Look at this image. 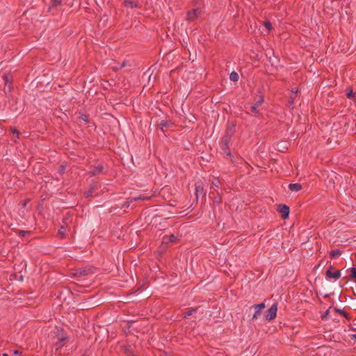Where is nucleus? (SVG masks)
Wrapping results in <instances>:
<instances>
[{"mask_svg": "<svg viewBox=\"0 0 356 356\" xmlns=\"http://www.w3.org/2000/svg\"><path fill=\"white\" fill-rule=\"evenodd\" d=\"M236 131V125L234 123H229L226 130L225 136L222 140L223 149L227 155H231L228 149V145L231 138L233 136Z\"/></svg>", "mask_w": 356, "mask_h": 356, "instance_id": "obj_1", "label": "nucleus"}, {"mask_svg": "<svg viewBox=\"0 0 356 356\" xmlns=\"http://www.w3.org/2000/svg\"><path fill=\"white\" fill-rule=\"evenodd\" d=\"M90 269L91 268H68L66 275L72 277H81L88 275L90 272Z\"/></svg>", "mask_w": 356, "mask_h": 356, "instance_id": "obj_2", "label": "nucleus"}, {"mask_svg": "<svg viewBox=\"0 0 356 356\" xmlns=\"http://www.w3.org/2000/svg\"><path fill=\"white\" fill-rule=\"evenodd\" d=\"M177 240H178L177 236L174 234H172L168 236H164L162 240V245L159 248L158 251H159L160 252H164L166 250L167 245L169 243L175 242Z\"/></svg>", "mask_w": 356, "mask_h": 356, "instance_id": "obj_3", "label": "nucleus"}, {"mask_svg": "<svg viewBox=\"0 0 356 356\" xmlns=\"http://www.w3.org/2000/svg\"><path fill=\"white\" fill-rule=\"evenodd\" d=\"M277 311V304L273 303L265 313L266 320L270 321L276 317Z\"/></svg>", "mask_w": 356, "mask_h": 356, "instance_id": "obj_4", "label": "nucleus"}, {"mask_svg": "<svg viewBox=\"0 0 356 356\" xmlns=\"http://www.w3.org/2000/svg\"><path fill=\"white\" fill-rule=\"evenodd\" d=\"M201 10L199 8L193 9L191 11H188L186 14V19L188 21H194L195 19L201 15Z\"/></svg>", "mask_w": 356, "mask_h": 356, "instance_id": "obj_5", "label": "nucleus"}, {"mask_svg": "<svg viewBox=\"0 0 356 356\" xmlns=\"http://www.w3.org/2000/svg\"><path fill=\"white\" fill-rule=\"evenodd\" d=\"M252 307L255 309V312L253 314L252 318V319L254 321V320H257L258 318V317L261 315V310L266 307V305H265V303L261 302L260 304H255V305H252Z\"/></svg>", "mask_w": 356, "mask_h": 356, "instance_id": "obj_6", "label": "nucleus"}, {"mask_svg": "<svg viewBox=\"0 0 356 356\" xmlns=\"http://www.w3.org/2000/svg\"><path fill=\"white\" fill-rule=\"evenodd\" d=\"M333 268H328V270L326 271L325 275L327 279L333 278L334 280H337L341 276V272L340 270H337L335 271H332Z\"/></svg>", "mask_w": 356, "mask_h": 356, "instance_id": "obj_7", "label": "nucleus"}, {"mask_svg": "<svg viewBox=\"0 0 356 356\" xmlns=\"http://www.w3.org/2000/svg\"><path fill=\"white\" fill-rule=\"evenodd\" d=\"M153 196V195H139L138 196H136V197H129L128 200V202L130 203V202H136V201H138V200H149Z\"/></svg>", "mask_w": 356, "mask_h": 356, "instance_id": "obj_8", "label": "nucleus"}, {"mask_svg": "<svg viewBox=\"0 0 356 356\" xmlns=\"http://www.w3.org/2000/svg\"><path fill=\"white\" fill-rule=\"evenodd\" d=\"M54 333H55V337L57 339L69 337L67 335V334L65 332V331L64 330V329L62 327H56V331L54 332Z\"/></svg>", "mask_w": 356, "mask_h": 356, "instance_id": "obj_9", "label": "nucleus"}, {"mask_svg": "<svg viewBox=\"0 0 356 356\" xmlns=\"http://www.w3.org/2000/svg\"><path fill=\"white\" fill-rule=\"evenodd\" d=\"M279 212L282 215V218L286 219L289 217V207L286 205H280Z\"/></svg>", "mask_w": 356, "mask_h": 356, "instance_id": "obj_10", "label": "nucleus"}, {"mask_svg": "<svg viewBox=\"0 0 356 356\" xmlns=\"http://www.w3.org/2000/svg\"><path fill=\"white\" fill-rule=\"evenodd\" d=\"M201 307V306H197V307H193V308H189L188 309V311L186 312H184L182 314V316H183V318H188V316L193 315V314H195L196 312H197V310Z\"/></svg>", "mask_w": 356, "mask_h": 356, "instance_id": "obj_11", "label": "nucleus"}, {"mask_svg": "<svg viewBox=\"0 0 356 356\" xmlns=\"http://www.w3.org/2000/svg\"><path fill=\"white\" fill-rule=\"evenodd\" d=\"M124 5L125 7L130 8L140 7L138 2L134 1V0H125L124 2Z\"/></svg>", "mask_w": 356, "mask_h": 356, "instance_id": "obj_12", "label": "nucleus"}, {"mask_svg": "<svg viewBox=\"0 0 356 356\" xmlns=\"http://www.w3.org/2000/svg\"><path fill=\"white\" fill-rule=\"evenodd\" d=\"M122 350L127 356H135L133 352V348L131 345H124L122 347Z\"/></svg>", "mask_w": 356, "mask_h": 356, "instance_id": "obj_13", "label": "nucleus"}, {"mask_svg": "<svg viewBox=\"0 0 356 356\" xmlns=\"http://www.w3.org/2000/svg\"><path fill=\"white\" fill-rule=\"evenodd\" d=\"M289 188L291 191H296L298 192L302 189V186L299 184H290L289 185Z\"/></svg>", "mask_w": 356, "mask_h": 356, "instance_id": "obj_14", "label": "nucleus"}, {"mask_svg": "<svg viewBox=\"0 0 356 356\" xmlns=\"http://www.w3.org/2000/svg\"><path fill=\"white\" fill-rule=\"evenodd\" d=\"M238 74L236 72H232L229 74V79L232 81L236 82L238 80Z\"/></svg>", "mask_w": 356, "mask_h": 356, "instance_id": "obj_15", "label": "nucleus"}, {"mask_svg": "<svg viewBox=\"0 0 356 356\" xmlns=\"http://www.w3.org/2000/svg\"><path fill=\"white\" fill-rule=\"evenodd\" d=\"M334 310L336 311L337 313L342 315L346 318H347V319L349 318L348 313L346 312L343 309H339V308H334Z\"/></svg>", "mask_w": 356, "mask_h": 356, "instance_id": "obj_16", "label": "nucleus"}, {"mask_svg": "<svg viewBox=\"0 0 356 356\" xmlns=\"http://www.w3.org/2000/svg\"><path fill=\"white\" fill-rule=\"evenodd\" d=\"M195 191H196V195L199 193H202L203 191L202 184L201 183H197L195 184Z\"/></svg>", "mask_w": 356, "mask_h": 356, "instance_id": "obj_17", "label": "nucleus"}, {"mask_svg": "<svg viewBox=\"0 0 356 356\" xmlns=\"http://www.w3.org/2000/svg\"><path fill=\"white\" fill-rule=\"evenodd\" d=\"M341 254V251L339 250H334L330 252V257L332 259L335 258Z\"/></svg>", "mask_w": 356, "mask_h": 356, "instance_id": "obj_18", "label": "nucleus"}, {"mask_svg": "<svg viewBox=\"0 0 356 356\" xmlns=\"http://www.w3.org/2000/svg\"><path fill=\"white\" fill-rule=\"evenodd\" d=\"M66 229L64 226H61L58 230V234L61 238H63L65 235Z\"/></svg>", "mask_w": 356, "mask_h": 356, "instance_id": "obj_19", "label": "nucleus"}, {"mask_svg": "<svg viewBox=\"0 0 356 356\" xmlns=\"http://www.w3.org/2000/svg\"><path fill=\"white\" fill-rule=\"evenodd\" d=\"M3 79L6 82V85L10 88L11 85V77L9 75H5Z\"/></svg>", "mask_w": 356, "mask_h": 356, "instance_id": "obj_20", "label": "nucleus"}, {"mask_svg": "<svg viewBox=\"0 0 356 356\" xmlns=\"http://www.w3.org/2000/svg\"><path fill=\"white\" fill-rule=\"evenodd\" d=\"M346 95L347 97L352 98L354 97V93L353 92V90L350 88H348L346 91Z\"/></svg>", "mask_w": 356, "mask_h": 356, "instance_id": "obj_21", "label": "nucleus"}, {"mask_svg": "<svg viewBox=\"0 0 356 356\" xmlns=\"http://www.w3.org/2000/svg\"><path fill=\"white\" fill-rule=\"evenodd\" d=\"M58 341L65 346V344L69 341V337L58 339Z\"/></svg>", "mask_w": 356, "mask_h": 356, "instance_id": "obj_22", "label": "nucleus"}, {"mask_svg": "<svg viewBox=\"0 0 356 356\" xmlns=\"http://www.w3.org/2000/svg\"><path fill=\"white\" fill-rule=\"evenodd\" d=\"M64 346L60 343L58 341L54 343V348L56 350L61 349Z\"/></svg>", "mask_w": 356, "mask_h": 356, "instance_id": "obj_23", "label": "nucleus"}, {"mask_svg": "<svg viewBox=\"0 0 356 356\" xmlns=\"http://www.w3.org/2000/svg\"><path fill=\"white\" fill-rule=\"evenodd\" d=\"M350 279H356V268H351V273L350 275Z\"/></svg>", "mask_w": 356, "mask_h": 356, "instance_id": "obj_24", "label": "nucleus"}, {"mask_svg": "<svg viewBox=\"0 0 356 356\" xmlns=\"http://www.w3.org/2000/svg\"><path fill=\"white\" fill-rule=\"evenodd\" d=\"M257 108L258 106L255 104H253L252 106H251V110L253 113H254L255 114H258L259 112H258V110H257Z\"/></svg>", "mask_w": 356, "mask_h": 356, "instance_id": "obj_25", "label": "nucleus"}, {"mask_svg": "<svg viewBox=\"0 0 356 356\" xmlns=\"http://www.w3.org/2000/svg\"><path fill=\"white\" fill-rule=\"evenodd\" d=\"M102 170V167H98L96 169H95L92 172V175H97V174L99 173Z\"/></svg>", "mask_w": 356, "mask_h": 356, "instance_id": "obj_26", "label": "nucleus"}, {"mask_svg": "<svg viewBox=\"0 0 356 356\" xmlns=\"http://www.w3.org/2000/svg\"><path fill=\"white\" fill-rule=\"evenodd\" d=\"M263 102L264 99L261 97H260L254 104L257 105V106H259L263 103Z\"/></svg>", "mask_w": 356, "mask_h": 356, "instance_id": "obj_27", "label": "nucleus"}, {"mask_svg": "<svg viewBox=\"0 0 356 356\" xmlns=\"http://www.w3.org/2000/svg\"><path fill=\"white\" fill-rule=\"evenodd\" d=\"M264 26H265V27H266L268 31H270V30H271V29H272V26H271L270 23V22H266L264 23Z\"/></svg>", "mask_w": 356, "mask_h": 356, "instance_id": "obj_28", "label": "nucleus"}, {"mask_svg": "<svg viewBox=\"0 0 356 356\" xmlns=\"http://www.w3.org/2000/svg\"><path fill=\"white\" fill-rule=\"evenodd\" d=\"M18 233H19V234L20 236H26V235L29 234V232H27V231L19 230V231L18 232Z\"/></svg>", "mask_w": 356, "mask_h": 356, "instance_id": "obj_29", "label": "nucleus"}, {"mask_svg": "<svg viewBox=\"0 0 356 356\" xmlns=\"http://www.w3.org/2000/svg\"><path fill=\"white\" fill-rule=\"evenodd\" d=\"M125 65L124 62H123L119 66H114L113 67L114 70H118L119 69L122 68Z\"/></svg>", "mask_w": 356, "mask_h": 356, "instance_id": "obj_30", "label": "nucleus"}, {"mask_svg": "<svg viewBox=\"0 0 356 356\" xmlns=\"http://www.w3.org/2000/svg\"><path fill=\"white\" fill-rule=\"evenodd\" d=\"M221 202V198L220 197H214L213 203L216 204H220Z\"/></svg>", "mask_w": 356, "mask_h": 356, "instance_id": "obj_31", "label": "nucleus"}, {"mask_svg": "<svg viewBox=\"0 0 356 356\" xmlns=\"http://www.w3.org/2000/svg\"><path fill=\"white\" fill-rule=\"evenodd\" d=\"M328 315H329V310L327 309V311H325L324 314L322 316V319L323 320L326 319L327 318Z\"/></svg>", "mask_w": 356, "mask_h": 356, "instance_id": "obj_32", "label": "nucleus"}, {"mask_svg": "<svg viewBox=\"0 0 356 356\" xmlns=\"http://www.w3.org/2000/svg\"><path fill=\"white\" fill-rule=\"evenodd\" d=\"M52 1L54 6L60 5L61 3V0H52Z\"/></svg>", "mask_w": 356, "mask_h": 356, "instance_id": "obj_33", "label": "nucleus"}, {"mask_svg": "<svg viewBox=\"0 0 356 356\" xmlns=\"http://www.w3.org/2000/svg\"><path fill=\"white\" fill-rule=\"evenodd\" d=\"M12 132L16 135L17 137L19 136V131L16 129H12Z\"/></svg>", "mask_w": 356, "mask_h": 356, "instance_id": "obj_34", "label": "nucleus"}, {"mask_svg": "<svg viewBox=\"0 0 356 356\" xmlns=\"http://www.w3.org/2000/svg\"><path fill=\"white\" fill-rule=\"evenodd\" d=\"M350 338L351 339H356V334H350Z\"/></svg>", "mask_w": 356, "mask_h": 356, "instance_id": "obj_35", "label": "nucleus"}, {"mask_svg": "<svg viewBox=\"0 0 356 356\" xmlns=\"http://www.w3.org/2000/svg\"><path fill=\"white\" fill-rule=\"evenodd\" d=\"M219 184V181H216V182H213V185L216 187H218Z\"/></svg>", "mask_w": 356, "mask_h": 356, "instance_id": "obj_36", "label": "nucleus"}, {"mask_svg": "<svg viewBox=\"0 0 356 356\" xmlns=\"http://www.w3.org/2000/svg\"><path fill=\"white\" fill-rule=\"evenodd\" d=\"M13 353H14L15 355L21 354V353H19V350H14Z\"/></svg>", "mask_w": 356, "mask_h": 356, "instance_id": "obj_37", "label": "nucleus"}, {"mask_svg": "<svg viewBox=\"0 0 356 356\" xmlns=\"http://www.w3.org/2000/svg\"><path fill=\"white\" fill-rule=\"evenodd\" d=\"M91 195H92V192H91V191H89V192H88V193H86V196H87V197H89V196H90Z\"/></svg>", "mask_w": 356, "mask_h": 356, "instance_id": "obj_38", "label": "nucleus"}, {"mask_svg": "<svg viewBox=\"0 0 356 356\" xmlns=\"http://www.w3.org/2000/svg\"><path fill=\"white\" fill-rule=\"evenodd\" d=\"M19 280L20 281H22L23 280V276L22 275H20L19 277Z\"/></svg>", "mask_w": 356, "mask_h": 356, "instance_id": "obj_39", "label": "nucleus"}, {"mask_svg": "<svg viewBox=\"0 0 356 356\" xmlns=\"http://www.w3.org/2000/svg\"><path fill=\"white\" fill-rule=\"evenodd\" d=\"M28 201H25L24 203H23V206L25 207L27 204Z\"/></svg>", "mask_w": 356, "mask_h": 356, "instance_id": "obj_40", "label": "nucleus"}, {"mask_svg": "<svg viewBox=\"0 0 356 356\" xmlns=\"http://www.w3.org/2000/svg\"><path fill=\"white\" fill-rule=\"evenodd\" d=\"M2 356H9L7 353H3Z\"/></svg>", "mask_w": 356, "mask_h": 356, "instance_id": "obj_41", "label": "nucleus"}, {"mask_svg": "<svg viewBox=\"0 0 356 356\" xmlns=\"http://www.w3.org/2000/svg\"><path fill=\"white\" fill-rule=\"evenodd\" d=\"M329 297V295H325L324 296V298H328Z\"/></svg>", "mask_w": 356, "mask_h": 356, "instance_id": "obj_42", "label": "nucleus"}, {"mask_svg": "<svg viewBox=\"0 0 356 356\" xmlns=\"http://www.w3.org/2000/svg\"><path fill=\"white\" fill-rule=\"evenodd\" d=\"M82 119H83L84 121L87 122V120H86L85 118H82Z\"/></svg>", "mask_w": 356, "mask_h": 356, "instance_id": "obj_43", "label": "nucleus"}]
</instances>
